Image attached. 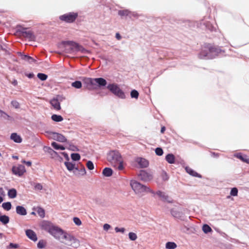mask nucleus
Wrapping results in <instances>:
<instances>
[{"instance_id": "f257e3e1", "label": "nucleus", "mask_w": 249, "mask_h": 249, "mask_svg": "<svg viewBox=\"0 0 249 249\" xmlns=\"http://www.w3.org/2000/svg\"><path fill=\"white\" fill-rule=\"evenodd\" d=\"M41 226L43 230L65 245L72 248H77L80 246V241L77 239L50 222L44 221L41 223Z\"/></svg>"}, {"instance_id": "f03ea898", "label": "nucleus", "mask_w": 249, "mask_h": 249, "mask_svg": "<svg viewBox=\"0 0 249 249\" xmlns=\"http://www.w3.org/2000/svg\"><path fill=\"white\" fill-rule=\"evenodd\" d=\"M107 160L110 165L116 169L122 171L124 169L126 163L118 151L112 150L108 152Z\"/></svg>"}, {"instance_id": "7ed1b4c3", "label": "nucleus", "mask_w": 249, "mask_h": 249, "mask_svg": "<svg viewBox=\"0 0 249 249\" xmlns=\"http://www.w3.org/2000/svg\"><path fill=\"white\" fill-rule=\"evenodd\" d=\"M107 89L118 97L122 99L125 98V93L117 84L115 83L108 84L107 86Z\"/></svg>"}, {"instance_id": "20e7f679", "label": "nucleus", "mask_w": 249, "mask_h": 249, "mask_svg": "<svg viewBox=\"0 0 249 249\" xmlns=\"http://www.w3.org/2000/svg\"><path fill=\"white\" fill-rule=\"evenodd\" d=\"M46 135L50 139H52L61 142H66L67 140L64 135L56 132H46Z\"/></svg>"}, {"instance_id": "39448f33", "label": "nucleus", "mask_w": 249, "mask_h": 249, "mask_svg": "<svg viewBox=\"0 0 249 249\" xmlns=\"http://www.w3.org/2000/svg\"><path fill=\"white\" fill-rule=\"evenodd\" d=\"M62 45L65 48L66 53H69L70 51L76 52L78 44L73 41H66L62 43Z\"/></svg>"}, {"instance_id": "423d86ee", "label": "nucleus", "mask_w": 249, "mask_h": 249, "mask_svg": "<svg viewBox=\"0 0 249 249\" xmlns=\"http://www.w3.org/2000/svg\"><path fill=\"white\" fill-rule=\"evenodd\" d=\"M78 16L77 13L70 12L59 17V19L63 21L71 23L73 22Z\"/></svg>"}, {"instance_id": "0eeeda50", "label": "nucleus", "mask_w": 249, "mask_h": 249, "mask_svg": "<svg viewBox=\"0 0 249 249\" xmlns=\"http://www.w3.org/2000/svg\"><path fill=\"white\" fill-rule=\"evenodd\" d=\"M13 173L18 177H21L26 172V169L23 165L17 164L12 167Z\"/></svg>"}, {"instance_id": "6e6552de", "label": "nucleus", "mask_w": 249, "mask_h": 249, "mask_svg": "<svg viewBox=\"0 0 249 249\" xmlns=\"http://www.w3.org/2000/svg\"><path fill=\"white\" fill-rule=\"evenodd\" d=\"M153 178V173L151 170H141V180L149 181Z\"/></svg>"}, {"instance_id": "1a4fd4ad", "label": "nucleus", "mask_w": 249, "mask_h": 249, "mask_svg": "<svg viewBox=\"0 0 249 249\" xmlns=\"http://www.w3.org/2000/svg\"><path fill=\"white\" fill-rule=\"evenodd\" d=\"M131 186L136 194H139L140 192V184L135 180L131 181Z\"/></svg>"}, {"instance_id": "9d476101", "label": "nucleus", "mask_w": 249, "mask_h": 249, "mask_svg": "<svg viewBox=\"0 0 249 249\" xmlns=\"http://www.w3.org/2000/svg\"><path fill=\"white\" fill-rule=\"evenodd\" d=\"M26 236L31 240L36 241L37 240L36 233L31 230H27L25 231Z\"/></svg>"}, {"instance_id": "9b49d317", "label": "nucleus", "mask_w": 249, "mask_h": 249, "mask_svg": "<svg viewBox=\"0 0 249 249\" xmlns=\"http://www.w3.org/2000/svg\"><path fill=\"white\" fill-rule=\"evenodd\" d=\"M172 215L177 218L180 219L183 216V213L182 212L176 209H173L171 211Z\"/></svg>"}, {"instance_id": "f8f14e48", "label": "nucleus", "mask_w": 249, "mask_h": 249, "mask_svg": "<svg viewBox=\"0 0 249 249\" xmlns=\"http://www.w3.org/2000/svg\"><path fill=\"white\" fill-rule=\"evenodd\" d=\"M10 139L14 142L17 143H20L22 142V139L20 136L16 133H13L10 136Z\"/></svg>"}, {"instance_id": "ddd939ff", "label": "nucleus", "mask_w": 249, "mask_h": 249, "mask_svg": "<svg viewBox=\"0 0 249 249\" xmlns=\"http://www.w3.org/2000/svg\"><path fill=\"white\" fill-rule=\"evenodd\" d=\"M64 164L66 167H67V169L70 172L73 171V172H74V171L75 170H78L77 168L75 167V164L72 162L67 161L65 162Z\"/></svg>"}, {"instance_id": "4468645a", "label": "nucleus", "mask_w": 249, "mask_h": 249, "mask_svg": "<svg viewBox=\"0 0 249 249\" xmlns=\"http://www.w3.org/2000/svg\"><path fill=\"white\" fill-rule=\"evenodd\" d=\"M21 59L27 61L28 63L30 64H32L33 63H36V60L31 56L25 55V54H20Z\"/></svg>"}, {"instance_id": "2eb2a0df", "label": "nucleus", "mask_w": 249, "mask_h": 249, "mask_svg": "<svg viewBox=\"0 0 249 249\" xmlns=\"http://www.w3.org/2000/svg\"><path fill=\"white\" fill-rule=\"evenodd\" d=\"M186 171L190 175L195 177H198L199 178H201V175L198 174L197 172H196L195 171L193 170L192 168H191L189 167H186L185 168Z\"/></svg>"}, {"instance_id": "dca6fc26", "label": "nucleus", "mask_w": 249, "mask_h": 249, "mask_svg": "<svg viewBox=\"0 0 249 249\" xmlns=\"http://www.w3.org/2000/svg\"><path fill=\"white\" fill-rule=\"evenodd\" d=\"M95 85L97 84L99 86H105L107 84V81L102 78H94Z\"/></svg>"}, {"instance_id": "f3484780", "label": "nucleus", "mask_w": 249, "mask_h": 249, "mask_svg": "<svg viewBox=\"0 0 249 249\" xmlns=\"http://www.w3.org/2000/svg\"><path fill=\"white\" fill-rule=\"evenodd\" d=\"M17 213L21 215H25L27 214L26 209L22 206H18L16 207Z\"/></svg>"}, {"instance_id": "a211bd4d", "label": "nucleus", "mask_w": 249, "mask_h": 249, "mask_svg": "<svg viewBox=\"0 0 249 249\" xmlns=\"http://www.w3.org/2000/svg\"><path fill=\"white\" fill-rule=\"evenodd\" d=\"M50 103L54 109L56 110L60 109V103L58 100L53 99L51 101Z\"/></svg>"}, {"instance_id": "6ab92c4d", "label": "nucleus", "mask_w": 249, "mask_h": 249, "mask_svg": "<svg viewBox=\"0 0 249 249\" xmlns=\"http://www.w3.org/2000/svg\"><path fill=\"white\" fill-rule=\"evenodd\" d=\"M165 160L169 163L173 164L175 163V157L173 154H168L166 155Z\"/></svg>"}, {"instance_id": "aec40b11", "label": "nucleus", "mask_w": 249, "mask_h": 249, "mask_svg": "<svg viewBox=\"0 0 249 249\" xmlns=\"http://www.w3.org/2000/svg\"><path fill=\"white\" fill-rule=\"evenodd\" d=\"M112 173H113L112 170L111 168H107V167L105 168L103 170V172H102L103 175L104 176L107 177H110L112 175Z\"/></svg>"}, {"instance_id": "412c9836", "label": "nucleus", "mask_w": 249, "mask_h": 249, "mask_svg": "<svg viewBox=\"0 0 249 249\" xmlns=\"http://www.w3.org/2000/svg\"><path fill=\"white\" fill-rule=\"evenodd\" d=\"M131 14V13L127 9L121 10L118 11V15L122 17H126Z\"/></svg>"}, {"instance_id": "4be33fe9", "label": "nucleus", "mask_w": 249, "mask_h": 249, "mask_svg": "<svg viewBox=\"0 0 249 249\" xmlns=\"http://www.w3.org/2000/svg\"><path fill=\"white\" fill-rule=\"evenodd\" d=\"M236 157L241 160L242 161L249 163V158L246 155H242L241 154H238L236 155Z\"/></svg>"}, {"instance_id": "5701e85b", "label": "nucleus", "mask_w": 249, "mask_h": 249, "mask_svg": "<svg viewBox=\"0 0 249 249\" xmlns=\"http://www.w3.org/2000/svg\"><path fill=\"white\" fill-rule=\"evenodd\" d=\"M177 247V244L173 242H168L166 243L165 245V248L167 249H175Z\"/></svg>"}, {"instance_id": "b1692460", "label": "nucleus", "mask_w": 249, "mask_h": 249, "mask_svg": "<svg viewBox=\"0 0 249 249\" xmlns=\"http://www.w3.org/2000/svg\"><path fill=\"white\" fill-rule=\"evenodd\" d=\"M52 146L55 150H64L65 149V148L64 146H63V145H60L55 142H53L52 143Z\"/></svg>"}, {"instance_id": "393cba45", "label": "nucleus", "mask_w": 249, "mask_h": 249, "mask_svg": "<svg viewBox=\"0 0 249 249\" xmlns=\"http://www.w3.org/2000/svg\"><path fill=\"white\" fill-rule=\"evenodd\" d=\"M52 119L56 122H60L63 120V117L59 115L53 114L51 117Z\"/></svg>"}, {"instance_id": "a878e982", "label": "nucleus", "mask_w": 249, "mask_h": 249, "mask_svg": "<svg viewBox=\"0 0 249 249\" xmlns=\"http://www.w3.org/2000/svg\"><path fill=\"white\" fill-rule=\"evenodd\" d=\"M8 196L11 198H15L17 196V191L15 189H11L8 191Z\"/></svg>"}, {"instance_id": "bb28decb", "label": "nucleus", "mask_w": 249, "mask_h": 249, "mask_svg": "<svg viewBox=\"0 0 249 249\" xmlns=\"http://www.w3.org/2000/svg\"><path fill=\"white\" fill-rule=\"evenodd\" d=\"M207 48L209 50L210 53H217L219 52V49L214 46L209 44L207 45Z\"/></svg>"}, {"instance_id": "cd10ccee", "label": "nucleus", "mask_w": 249, "mask_h": 249, "mask_svg": "<svg viewBox=\"0 0 249 249\" xmlns=\"http://www.w3.org/2000/svg\"><path fill=\"white\" fill-rule=\"evenodd\" d=\"M36 211L37 214L41 218H43L45 216V211L41 207H37L36 208Z\"/></svg>"}, {"instance_id": "c85d7f7f", "label": "nucleus", "mask_w": 249, "mask_h": 249, "mask_svg": "<svg viewBox=\"0 0 249 249\" xmlns=\"http://www.w3.org/2000/svg\"><path fill=\"white\" fill-rule=\"evenodd\" d=\"M157 195L159 196L162 200H167L168 196L165 195V194L163 192H162L160 191H158L156 193Z\"/></svg>"}, {"instance_id": "c756f323", "label": "nucleus", "mask_w": 249, "mask_h": 249, "mask_svg": "<svg viewBox=\"0 0 249 249\" xmlns=\"http://www.w3.org/2000/svg\"><path fill=\"white\" fill-rule=\"evenodd\" d=\"M84 82L86 84L89 85L93 86L95 85L94 78H87L84 79Z\"/></svg>"}, {"instance_id": "7c9ffc66", "label": "nucleus", "mask_w": 249, "mask_h": 249, "mask_svg": "<svg viewBox=\"0 0 249 249\" xmlns=\"http://www.w3.org/2000/svg\"><path fill=\"white\" fill-rule=\"evenodd\" d=\"M2 207L4 210L8 211L11 209L12 205L10 202H7L2 203Z\"/></svg>"}, {"instance_id": "2f4dec72", "label": "nucleus", "mask_w": 249, "mask_h": 249, "mask_svg": "<svg viewBox=\"0 0 249 249\" xmlns=\"http://www.w3.org/2000/svg\"><path fill=\"white\" fill-rule=\"evenodd\" d=\"M151 192L154 194V192L147 186L141 184V193H149Z\"/></svg>"}, {"instance_id": "473e14b6", "label": "nucleus", "mask_w": 249, "mask_h": 249, "mask_svg": "<svg viewBox=\"0 0 249 249\" xmlns=\"http://www.w3.org/2000/svg\"><path fill=\"white\" fill-rule=\"evenodd\" d=\"M149 165V161L148 160L141 158V168H146Z\"/></svg>"}, {"instance_id": "72a5a7b5", "label": "nucleus", "mask_w": 249, "mask_h": 249, "mask_svg": "<svg viewBox=\"0 0 249 249\" xmlns=\"http://www.w3.org/2000/svg\"><path fill=\"white\" fill-rule=\"evenodd\" d=\"M202 230L204 233H207L212 231V229L209 225L205 224L203 226Z\"/></svg>"}, {"instance_id": "f704fd0d", "label": "nucleus", "mask_w": 249, "mask_h": 249, "mask_svg": "<svg viewBox=\"0 0 249 249\" xmlns=\"http://www.w3.org/2000/svg\"><path fill=\"white\" fill-rule=\"evenodd\" d=\"M71 86L76 89H80L82 87V83L80 81H76L71 84Z\"/></svg>"}, {"instance_id": "c9c22d12", "label": "nucleus", "mask_w": 249, "mask_h": 249, "mask_svg": "<svg viewBox=\"0 0 249 249\" xmlns=\"http://www.w3.org/2000/svg\"><path fill=\"white\" fill-rule=\"evenodd\" d=\"M86 165L88 169L89 170H92L94 168V165L93 162L90 160H89L87 161Z\"/></svg>"}, {"instance_id": "e433bc0d", "label": "nucleus", "mask_w": 249, "mask_h": 249, "mask_svg": "<svg viewBox=\"0 0 249 249\" xmlns=\"http://www.w3.org/2000/svg\"><path fill=\"white\" fill-rule=\"evenodd\" d=\"M71 158L72 160L77 161L80 160V156L77 153H73L71 155Z\"/></svg>"}, {"instance_id": "4c0bfd02", "label": "nucleus", "mask_w": 249, "mask_h": 249, "mask_svg": "<svg viewBox=\"0 0 249 249\" xmlns=\"http://www.w3.org/2000/svg\"><path fill=\"white\" fill-rule=\"evenodd\" d=\"M130 95L131 98L137 99L138 98L139 93L137 90H133L131 91Z\"/></svg>"}, {"instance_id": "58836bf2", "label": "nucleus", "mask_w": 249, "mask_h": 249, "mask_svg": "<svg viewBox=\"0 0 249 249\" xmlns=\"http://www.w3.org/2000/svg\"><path fill=\"white\" fill-rule=\"evenodd\" d=\"M23 36L29 39H33V35L30 31L23 32Z\"/></svg>"}, {"instance_id": "ea45409f", "label": "nucleus", "mask_w": 249, "mask_h": 249, "mask_svg": "<svg viewBox=\"0 0 249 249\" xmlns=\"http://www.w3.org/2000/svg\"><path fill=\"white\" fill-rule=\"evenodd\" d=\"M230 195L232 196H237L238 195V189L235 187L232 188L230 192Z\"/></svg>"}, {"instance_id": "a19ab883", "label": "nucleus", "mask_w": 249, "mask_h": 249, "mask_svg": "<svg viewBox=\"0 0 249 249\" xmlns=\"http://www.w3.org/2000/svg\"><path fill=\"white\" fill-rule=\"evenodd\" d=\"M155 153L158 156H161L163 154V152L162 148L158 147L155 149Z\"/></svg>"}, {"instance_id": "79ce46f5", "label": "nucleus", "mask_w": 249, "mask_h": 249, "mask_svg": "<svg viewBox=\"0 0 249 249\" xmlns=\"http://www.w3.org/2000/svg\"><path fill=\"white\" fill-rule=\"evenodd\" d=\"M73 222L77 226H80L82 224L81 220L78 217H74L73 219Z\"/></svg>"}, {"instance_id": "37998d69", "label": "nucleus", "mask_w": 249, "mask_h": 249, "mask_svg": "<svg viewBox=\"0 0 249 249\" xmlns=\"http://www.w3.org/2000/svg\"><path fill=\"white\" fill-rule=\"evenodd\" d=\"M11 104V105L15 108H18L19 107V104L17 101H12Z\"/></svg>"}, {"instance_id": "c03bdc74", "label": "nucleus", "mask_w": 249, "mask_h": 249, "mask_svg": "<svg viewBox=\"0 0 249 249\" xmlns=\"http://www.w3.org/2000/svg\"><path fill=\"white\" fill-rule=\"evenodd\" d=\"M129 238L131 240H135L137 239V235L134 232L129 233Z\"/></svg>"}, {"instance_id": "a18cd8bd", "label": "nucleus", "mask_w": 249, "mask_h": 249, "mask_svg": "<svg viewBox=\"0 0 249 249\" xmlns=\"http://www.w3.org/2000/svg\"><path fill=\"white\" fill-rule=\"evenodd\" d=\"M37 77L41 80H45L47 78V76L43 73H38Z\"/></svg>"}, {"instance_id": "49530a36", "label": "nucleus", "mask_w": 249, "mask_h": 249, "mask_svg": "<svg viewBox=\"0 0 249 249\" xmlns=\"http://www.w3.org/2000/svg\"><path fill=\"white\" fill-rule=\"evenodd\" d=\"M76 52H80L84 53L88 52L87 50H85L84 48L80 45H78Z\"/></svg>"}, {"instance_id": "de8ad7c7", "label": "nucleus", "mask_w": 249, "mask_h": 249, "mask_svg": "<svg viewBox=\"0 0 249 249\" xmlns=\"http://www.w3.org/2000/svg\"><path fill=\"white\" fill-rule=\"evenodd\" d=\"M132 164L133 166H136L140 164V159L139 158H137L134 161H133Z\"/></svg>"}, {"instance_id": "09e8293b", "label": "nucleus", "mask_w": 249, "mask_h": 249, "mask_svg": "<svg viewBox=\"0 0 249 249\" xmlns=\"http://www.w3.org/2000/svg\"><path fill=\"white\" fill-rule=\"evenodd\" d=\"M35 189L36 190H41L43 188L42 185L40 183H36L34 186Z\"/></svg>"}, {"instance_id": "8fccbe9b", "label": "nucleus", "mask_w": 249, "mask_h": 249, "mask_svg": "<svg viewBox=\"0 0 249 249\" xmlns=\"http://www.w3.org/2000/svg\"><path fill=\"white\" fill-rule=\"evenodd\" d=\"M45 244L44 241H39L37 244V247L38 248H43L45 247Z\"/></svg>"}, {"instance_id": "3c124183", "label": "nucleus", "mask_w": 249, "mask_h": 249, "mask_svg": "<svg viewBox=\"0 0 249 249\" xmlns=\"http://www.w3.org/2000/svg\"><path fill=\"white\" fill-rule=\"evenodd\" d=\"M0 116L4 118L9 117V116L7 113L1 109H0Z\"/></svg>"}, {"instance_id": "603ef678", "label": "nucleus", "mask_w": 249, "mask_h": 249, "mask_svg": "<svg viewBox=\"0 0 249 249\" xmlns=\"http://www.w3.org/2000/svg\"><path fill=\"white\" fill-rule=\"evenodd\" d=\"M115 231L116 232H122L124 233L125 231V229L124 228H118L116 227L115 228Z\"/></svg>"}, {"instance_id": "864d4df0", "label": "nucleus", "mask_w": 249, "mask_h": 249, "mask_svg": "<svg viewBox=\"0 0 249 249\" xmlns=\"http://www.w3.org/2000/svg\"><path fill=\"white\" fill-rule=\"evenodd\" d=\"M19 247V245L18 244H14V243H11L9 246H8V248L10 249V248H14V249H17V248H18Z\"/></svg>"}, {"instance_id": "5fc2aeb1", "label": "nucleus", "mask_w": 249, "mask_h": 249, "mask_svg": "<svg viewBox=\"0 0 249 249\" xmlns=\"http://www.w3.org/2000/svg\"><path fill=\"white\" fill-rule=\"evenodd\" d=\"M162 178L163 180H164L165 181L167 180L168 179L169 177H168L167 174L166 172H163L162 173Z\"/></svg>"}, {"instance_id": "6e6d98bb", "label": "nucleus", "mask_w": 249, "mask_h": 249, "mask_svg": "<svg viewBox=\"0 0 249 249\" xmlns=\"http://www.w3.org/2000/svg\"><path fill=\"white\" fill-rule=\"evenodd\" d=\"M110 228H111V226L108 224H105L103 225V229L104 231H108Z\"/></svg>"}, {"instance_id": "4d7b16f0", "label": "nucleus", "mask_w": 249, "mask_h": 249, "mask_svg": "<svg viewBox=\"0 0 249 249\" xmlns=\"http://www.w3.org/2000/svg\"><path fill=\"white\" fill-rule=\"evenodd\" d=\"M80 174L81 175L84 176L87 173L85 168L84 166H82L81 168L79 170Z\"/></svg>"}, {"instance_id": "13d9d810", "label": "nucleus", "mask_w": 249, "mask_h": 249, "mask_svg": "<svg viewBox=\"0 0 249 249\" xmlns=\"http://www.w3.org/2000/svg\"><path fill=\"white\" fill-rule=\"evenodd\" d=\"M207 55V53L202 52L199 54V58H203V57L206 56Z\"/></svg>"}, {"instance_id": "bf43d9fd", "label": "nucleus", "mask_w": 249, "mask_h": 249, "mask_svg": "<svg viewBox=\"0 0 249 249\" xmlns=\"http://www.w3.org/2000/svg\"><path fill=\"white\" fill-rule=\"evenodd\" d=\"M0 195L2 196H5V192L2 188H0Z\"/></svg>"}, {"instance_id": "052dcab7", "label": "nucleus", "mask_w": 249, "mask_h": 249, "mask_svg": "<svg viewBox=\"0 0 249 249\" xmlns=\"http://www.w3.org/2000/svg\"><path fill=\"white\" fill-rule=\"evenodd\" d=\"M165 130V126H162L161 128L160 132H161V133H163L164 132Z\"/></svg>"}, {"instance_id": "680f3d73", "label": "nucleus", "mask_w": 249, "mask_h": 249, "mask_svg": "<svg viewBox=\"0 0 249 249\" xmlns=\"http://www.w3.org/2000/svg\"><path fill=\"white\" fill-rule=\"evenodd\" d=\"M25 164H26L27 166H31V165H32V162H31V161H26V162H25Z\"/></svg>"}, {"instance_id": "e2e57ef3", "label": "nucleus", "mask_w": 249, "mask_h": 249, "mask_svg": "<svg viewBox=\"0 0 249 249\" xmlns=\"http://www.w3.org/2000/svg\"><path fill=\"white\" fill-rule=\"evenodd\" d=\"M3 237H5L4 235L2 233L0 232V240L2 239Z\"/></svg>"}, {"instance_id": "0e129e2a", "label": "nucleus", "mask_w": 249, "mask_h": 249, "mask_svg": "<svg viewBox=\"0 0 249 249\" xmlns=\"http://www.w3.org/2000/svg\"><path fill=\"white\" fill-rule=\"evenodd\" d=\"M116 37L119 40L121 38L120 35L119 34H116Z\"/></svg>"}, {"instance_id": "69168bd1", "label": "nucleus", "mask_w": 249, "mask_h": 249, "mask_svg": "<svg viewBox=\"0 0 249 249\" xmlns=\"http://www.w3.org/2000/svg\"><path fill=\"white\" fill-rule=\"evenodd\" d=\"M27 76L30 78H31L33 77L34 76V74L33 73H30L29 74H27Z\"/></svg>"}, {"instance_id": "338daca9", "label": "nucleus", "mask_w": 249, "mask_h": 249, "mask_svg": "<svg viewBox=\"0 0 249 249\" xmlns=\"http://www.w3.org/2000/svg\"><path fill=\"white\" fill-rule=\"evenodd\" d=\"M13 84L14 86H16V85L18 84V82H17V81L15 80V81L13 82Z\"/></svg>"}, {"instance_id": "774afa93", "label": "nucleus", "mask_w": 249, "mask_h": 249, "mask_svg": "<svg viewBox=\"0 0 249 249\" xmlns=\"http://www.w3.org/2000/svg\"><path fill=\"white\" fill-rule=\"evenodd\" d=\"M63 155L64 156V157H65V158H66L67 159H68V154H66V153H63Z\"/></svg>"}]
</instances>
